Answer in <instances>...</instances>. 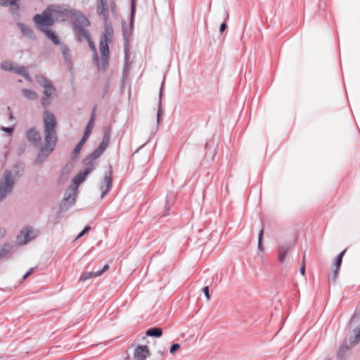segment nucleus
<instances>
[{"instance_id": "45", "label": "nucleus", "mask_w": 360, "mask_h": 360, "mask_svg": "<svg viewBox=\"0 0 360 360\" xmlns=\"http://www.w3.org/2000/svg\"><path fill=\"white\" fill-rule=\"evenodd\" d=\"M202 292H204L206 298H207V300H210V293H209V286H205L203 288H202Z\"/></svg>"}, {"instance_id": "40", "label": "nucleus", "mask_w": 360, "mask_h": 360, "mask_svg": "<svg viewBox=\"0 0 360 360\" xmlns=\"http://www.w3.org/2000/svg\"><path fill=\"white\" fill-rule=\"evenodd\" d=\"M339 270H340V269H338L337 267H335V269H333V275L331 276H330V278H329L330 281L335 282L336 278L338 276Z\"/></svg>"}, {"instance_id": "43", "label": "nucleus", "mask_w": 360, "mask_h": 360, "mask_svg": "<svg viewBox=\"0 0 360 360\" xmlns=\"http://www.w3.org/2000/svg\"><path fill=\"white\" fill-rule=\"evenodd\" d=\"M93 62L99 68V65H100V60H99V57H98V53L96 52V53H94L93 54Z\"/></svg>"}, {"instance_id": "50", "label": "nucleus", "mask_w": 360, "mask_h": 360, "mask_svg": "<svg viewBox=\"0 0 360 360\" xmlns=\"http://www.w3.org/2000/svg\"><path fill=\"white\" fill-rule=\"evenodd\" d=\"M227 27V25L225 22H223L221 24L219 27V32L221 33L223 32Z\"/></svg>"}, {"instance_id": "39", "label": "nucleus", "mask_w": 360, "mask_h": 360, "mask_svg": "<svg viewBox=\"0 0 360 360\" xmlns=\"http://www.w3.org/2000/svg\"><path fill=\"white\" fill-rule=\"evenodd\" d=\"M84 41H87L89 46L93 53L97 52L94 43L91 39V36L89 37V39H84Z\"/></svg>"}, {"instance_id": "44", "label": "nucleus", "mask_w": 360, "mask_h": 360, "mask_svg": "<svg viewBox=\"0 0 360 360\" xmlns=\"http://www.w3.org/2000/svg\"><path fill=\"white\" fill-rule=\"evenodd\" d=\"M109 269V265L108 264H105L104 265V266L103 267V269L100 271H96V274H97V276H101L105 271H106L108 269Z\"/></svg>"}, {"instance_id": "56", "label": "nucleus", "mask_w": 360, "mask_h": 360, "mask_svg": "<svg viewBox=\"0 0 360 360\" xmlns=\"http://www.w3.org/2000/svg\"><path fill=\"white\" fill-rule=\"evenodd\" d=\"M1 236V231L0 230V236Z\"/></svg>"}, {"instance_id": "13", "label": "nucleus", "mask_w": 360, "mask_h": 360, "mask_svg": "<svg viewBox=\"0 0 360 360\" xmlns=\"http://www.w3.org/2000/svg\"><path fill=\"white\" fill-rule=\"evenodd\" d=\"M150 355L148 347L146 345L138 346L134 352V360H146Z\"/></svg>"}, {"instance_id": "8", "label": "nucleus", "mask_w": 360, "mask_h": 360, "mask_svg": "<svg viewBox=\"0 0 360 360\" xmlns=\"http://www.w3.org/2000/svg\"><path fill=\"white\" fill-rule=\"evenodd\" d=\"M112 167H110L108 172L105 173L103 179L100 184V190L102 191L101 198H103L112 188Z\"/></svg>"}, {"instance_id": "41", "label": "nucleus", "mask_w": 360, "mask_h": 360, "mask_svg": "<svg viewBox=\"0 0 360 360\" xmlns=\"http://www.w3.org/2000/svg\"><path fill=\"white\" fill-rule=\"evenodd\" d=\"M91 230V226H86L84 229L79 233V235L77 236V238H82V236H84L85 234L88 233L89 231Z\"/></svg>"}, {"instance_id": "52", "label": "nucleus", "mask_w": 360, "mask_h": 360, "mask_svg": "<svg viewBox=\"0 0 360 360\" xmlns=\"http://www.w3.org/2000/svg\"><path fill=\"white\" fill-rule=\"evenodd\" d=\"M22 172H23V169H22L21 170L16 172L15 175H17L18 176H22Z\"/></svg>"}, {"instance_id": "1", "label": "nucleus", "mask_w": 360, "mask_h": 360, "mask_svg": "<svg viewBox=\"0 0 360 360\" xmlns=\"http://www.w3.org/2000/svg\"><path fill=\"white\" fill-rule=\"evenodd\" d=\"M43 122L44 129V141L46 143L56 146L58 141L57 136V120L55 115L49 110H46L43 115Z\"/></svg>"}, {"instance_id": "28", "label": "nucleus", "mask_w": 360, "mask_h": 360, "mask_svg": "<svg viewBox=\"0 0 360 360\" xmlns=\"http://www.w3.org/2000/svg\"><path fill=\"white\" fill-rule=\"evenodd\" d=\"M22 93L26 98L31 100V101H34L38 97L37 93L34 91L31 90V89H23L22 90Z\"/></svg>"}, {"instance_id": "29", "label": "nucleus", "mask_w": 360, "mask_h": 360, "mask_svg": "<svg viewBox=\"0 0 360 360\" xmlns=\"http://www.w3.org/2000/svg\"><path fill=\"white\" fill-rule=\"evenodd\" d=\"M110 139V133L108 131H105L102 141L100 143L98 147L101 148L103 150H105V149L107 148V147L109 144Z\"/></svg>"}, {"instance_id": "21", "label": "nucleus", "mask_w": 360, "mask_h": 360, "mask_svg": "<svg viewBox=\"0 0 360 360\" xmlns=\"http://www.w3.org/2000/svg\"><path fill=\"white\" fill-rule=\"evenodd\" d=\"M290 249L289 245H282L279 247L278 252V260L280 262L283 263L285 260L287 253Z\"/></svg>"}, {"instance_id": "9", "label": "nucleus", "mask_w": 360, "mask_h": 360, "mask_svg": "<svg viewBox=\"0 0 360 360\" xmlns=\"http://www.w3.org/2000/svg\"><path fill=\"white\" fill-rule=\"evenodd\" d=\"M56 146L53 144H49L46 142L44 145L41 147L39 153L34 160L35 165H39L42 163L45 159L51 154V153L54 150Z\"/></svg>"}, {"instance_id": "25", "label": "nucleus", "mask_w": 360, "mask_h": 360, "mask_svg": "<svg viewBox=\"0 0 360 360\" xmlns=\"http://www.w3.org/2000/svg\"><path fill=\"white\" fill-rule=\"evenodd\" d=\"M13 243H6L0 248V259L9 254L14 248Z\"/></svg>"}, {"instance_id": "49", "label": "nucleus", "mask_w": 360, "mask_h": 360, "mask_svg": "<svg viewBox=\"0 0 360 360\" xmlns=\"http://www.w3.org/2000/svg\"><path fill=\"white\" fill-rule=\"evenodd\" d=\"M110 10L112 11V13H114L115 11V7H116V4H115V2L112 1L110 2Z\"/></svg>"}, {"instance_id": "19", "label": "nucleus", "mask_w": 360, "mask_h": 360, "mask_svg": "<svg viewBox=\"0 0 360 360\" xmlns=\"http://www.w3.org/2000/svg\"><path fill=\"white\" fill-rule=\"evenodd\" d=\"M83 164L86 167L85 170H89L91 173L96 167V160L93 158L90 155L83 160Z\"/></svg>"}, {"instance_id": "53", "label": "nucleus", "mask_w": 360, "mask_h": 360, "mask_svg": "<svg viewBox=\"0 0 360 360\" xmlns=\"http://www.w3.org/2000/svg\"><path fill=\"white\" fill-rule=\"evenodd\" d=\"M227 18H229V13L227 11H225L224 13V20H226Z\"/></svg>"}, {"instance_id": "38", "label": "nucleus", "mask_w": 360, "mask_h": 360, "mask_svg": "<svg viewBox=\"0 0 360 360\" xmlns=\"http://www.w3.org/2000/svg\"><path fill=\"white\" fill-rule=\"evenodd\" d=\"M360 321V313L355 314L350 321L351 326L356 324Z\"/></svg>"}, {"instance_id": "51", "label": "nucleus", "mask_w": 360, "mask_h": 360, "mask_svg": "<svg viewBox=\"0 0 360 360\" xmlns=\"http://www.w3.org/2000/svg\"><path fill=\"white\" fill-rule=\"evenodd\" d=\"M34 271V268H30L29 271L23 276V279L27 278Z\"/></svg>"}, {"instance_id": "15", "label": "nucleus", "mask_w": 360, "mask_h": 360, "mask_svg": "<svg viewBox=\"0 0 360 360\" xmlns=\"http://www.w3.org/2000/svg\"><path fill=\"white\" fill-rule=\"evenodd\" d=\"M17 26L24 37L32 41L36 40L35 34L30 27L22 22H18Z\"/></svg>"}, {"instance_id": "3", "label": "nucleus", "mask_w": 360, "mask_h": 360, "mask_svg": "<svg viewBox=\"0 0 360 360\" xmlns=\"http://www.w3.org/2000/svg\"><path fill=\"white\" fill-rule=\"evenodd\" d=\"M36 81L44 89L43 92L44 96L41 99V103L44 108H46L51 103V98L57 96L56 89L52 82L43 75H37Z\"/></svg>"}, {"instance_id": "18", "label": "nucleus", "mask_w": 360, "mask_h": 360, "mask_svg": "<svg viewBox=\"0 0 360 360\" xmlns=\"http://www.w3.org/2000/svg\"><path fill=\"white\" fill-rule=\"evenodd\" d=\"M95 117H96V115H95V109H94L91 115V117L87 123L84 133L82 136V138L84 139L85 140H87V139L89 138V135L91 134V132L93 129V127L94 125Z\"/></svg>"}, {"instance_id": "2", "label": "nucleus", "mask_w": 360, "mask_h": 360, "mask_svg": "<svg viewBox=\"0 0 360 360\" xmlns=\"http://www.w3.org/2000/svg\"><path fill=\"white\" fill-rule=\"evenodd\" d=\"M71 23L75 36L79 42L89 39V37L91 36L89 31L91 22L84 15L78 13L75 19L72 20Z\"/></svg>"}, {"instance_id": "48", "label": "nucleus", "mask_w": 360, "mask_h": 360, "mask_svg": "<svg viewBox=\"0 0 360 360\" xmlns=\"http://www.w3.org/2000/svg\"><path fill=\"white\" fill-rule=\"evenodd\" d=\"M304 258H305V255H304V257H303L302 265V266L300 267V273L302 275H304V274H305Z\"/></svg>"}, {"instance_id": "27", "label": "nucleus", "mask_w": 360, "mask_h": 360, "mask_svg": "<svg viewBox=\"0 0 360 360\" xmlns=\"http://www.w3.org/2000/svg\"><path fill=\"white\" fill-rule=\"evenodd\" d=\"M86 140L82 138V139L79 141V143L75 147V148L72 150V154H71V158L72 160L75 159L77 157L78 154L79 153V152H80L82 146H84V143L86 142Z\"/></svg>"}, {"instance_id": "6", "label": "nucleus", "mask_w": 360, "mask_h": 360, "mask_svg": "<svg viewBox=\"0 0 360 360\" xmlns=\"http://www.w3.org/2000/svg\"><path fill=\"white\" fill-rule=\"evenodd\" d=\"M136 12V0H131V14H130V29L128 32L126 25L123 26V37L124 40V53H125V63L128 60V46L129 38L131 34L132 27L134 22V16Z\"/></svg>"}, {"instance_id": "10", "label": "nucleus", "mask_w": 360, "mask_h": 360, "mask_svg": "<svg viewBox=\"0 0 360 360\" xmlns=\"http://www.w3.org/2000/svg\"><path fill=\"white\" fill-rule=\"evenodd\" d=\"M100 49L101 53V65L103 70H105L108 65L109 46L106 39H101Z\"/></svg>"}, {"instance_id": "54", "label": "nucleus", "mask_w": 360, "mask_h": 360, "mask_svg": "<svg viewBox=\"0 0 360 360\" xmlns=\"http://www.w3.org/2000/svg\"><path fill=\"white\" fill-rule=\"evenodd\" d=\"M207 147H208V143L207 142V143H205V148L207 149Z\"/></svg>"}, {"instance_id": "37", "label": "nucleus", "mask_w": 360, "mask_h": 360, "mask_svg": "<svg viewBox=\"0 0 360 360\" xmlns=\"http://www.w3.org/2000/svg\"><path fill=\"white\" fill-rule=\"evenodd\" d=\"M263 234H264L263 229H261L259 233V236H258V249L260 251L263 250V247H262V243Z\"/></svg>"}, {"instance_id": "12", "label": "nucleus", "mask_w": 360, "mask_h": 360, "mask_svg": "<svg viewBox=\"0 0 360 360\" xmlns=\"http://www.w3.org/2000/svg\"><path fill=\"white\" fill-rule=\"evenodd\" d=\"M27 139L35 147H39L41 144V135L35 128L27 130Z\"/></svg>"}, {"instance_id": "42", "label": "nucleus", "mask_w": 360, "mask_h": 360, "mask_svg": "<svg viewBox=\"0 0 360 360\" xmlns=\"http://www.w3.org/2000/svg\"><path fill=\"white\" fill-rule=\"evenodd\" d=\"M180 348V345L177 343L172 345L169 349L170 354H174Z\"/></svg>"}, {"instance_id": "17", "label": "nucleus", "mask_w": 360, "mask_h": 360, "mask_svg": "<svg viewBox=\"0 0 360 360\" xmlns=\"http://www.w3.org/2000/svg\"><path fill=\"white\" fill-rule=\"evenodd\" d=\"M41 32L46 34V37L50 39L53 44L59 45L60 44V41L58 35L53 32L51 30L47 29H41Z\"/></svg>"}, {"instance_id": "16", "label": "nucleus", "mask_w": 360, "mask_h": 360, "mask_svg": "<svg viewBox=\"0 0 360 360\" xmlns=\"http://www.w3.org/2000/svg\"><path fill=\"white\" fill-rule=\"evenodd\" d=\"M89 170H82L79 172L72 179V184L74 185V188H77L79 186L85 181L86 176L89 174Z\"/></svg>"}, {"instance_id": "14", "label": "nucleus", "mask_w": 360, "mask_h": 360, "mask_svg": "<svg viewBox=\"0 0 360 360\" xmlns=\"http://www.w3.org/2000/svg\"><path fill=\"white\" fill-rule=\"evenodd\" d=\"M97 14L103 17L104 22L108 21V8L106 0H97Z\"/></svg>"}, {"instance_id": "34", "label": "nucleus", "mask_w": 360, "mask_h": 360, "mask_svg": "<svg viewBox=\"0 0 360 360\" xmlns=\"http://www.w3.org/2000/svg\"><path fill=\"white\" fill-rule=\"evenodd\" d=\"M346 252V250H342L335 258V266L338 269L340 268L342 262V257Z\"/></svg>"}, {"instance_id": "24", "label": "nucleus", "mask_w": 360, "mask_h": 360, "mask_svg": "<svg viewBox=\"0 0 360 360\" xmlns=\"http://www.w3.org/2000/svg\"><path fill=\"white\" fill-rule=\"evenodd\" d=\"M105 23V30H104V32L101 36V39H106V41H109L110 38L112 37V27L108 25V21L106 22H104Z\"/></svg>"}, {"instance_id": "4", "label": "nucleus", "mask_w": 360, "mask_h": 360, "mask_svg": "<svg viewBox=\"0 0 360 360\" xmlns=\"http://www.w3.org/2000/svg\"><path fill=\"white\" fill-rule=\"evenodd\" d=\"M53 6H49L41 14H37L33 18L36 27L41 32V29H47L48 27L53 25L54 19Z\"/></svg>"}, {"instance_id": "22", "label": "nucleus", "mask_w": 360, "mask_h": 360, "mask_svg": "<svg viewBox=\"0 0 360 360\" xmlns=\"http://www.w3.org/2000/svg\"><path fill=\"white\" fill-rule=\"evenodd\" d=\"M13 72H14L18 75H20L27 81L30 82L32 80L31 77L30 76V74L27 71L26 68L25 66L21 65V66L14 67V70H13Z\"/></svg>"}, {"instance_id": "47", "label": "nucleus", "mask_w": 360, "mask_h": 360, "mask_svg": "<svg viewBox=\"0 0 360 360\" xmlns=\"http://www.w3.org/2000/svg\"><path fill=\"white\" fill-rule=\"evenodd\" d=\"M1 130L5 132H7L8 134H11L13 131V128L12 127H1Z\"/></svg>"}, {"instance_id": "30", "label": "nucleus", "mask_w": 360, "mask_h": 360, "mask_svg": "<svg viewBox=\"0 0 360 360\" xmlns=\"http://www.w3.org/2000/svg\"><path fill=\"white\" fill-rule=\"evenodd\" d=\"M98 277L97 276L96 271H86L82 274L80 276V278L79 279V282H84L89 279H91L92 278Z\"/></svg>"}, {"instance_id": "5", "label": "nucleus", "mask_w": 360, "mask_h": 360, "mask_svg": "<svg viewBox=\"0 0 360 360\" xmlns=\"http://www.w3.org/2000/svg\"><path fill=\"white\" fill-rule=\"evenodd\" d=\"M15 178L10 170H6L0 180V201L11 193L15 184Z\"/></svg>"}, {"instance_id": "31", "label": "nucleus", "mask_w": 360, "mask_h": 360, "mask_svg": "<svg viewBox=\"0 0 360 360\" xmlns=\"http://www.w3.org/2000/svg\"><path fill=\"white\" fill-rule=\"evenodd\" d=\"M174 202V195L171 194L168 196H167L166 201H165V212L162 214L163 216L167 215V212L169 210V206L172 205Z\"/></svg>"}, {"instance_id": "23", "label": "nucleus", "mask_w": 360, "mask_h": 360, "mask_svg": "<svg viewBox=\"0 0 360 360\" xmlns=\"http://www.w3.org/2000/svg\"><path fill=\"white\" fill-rule=\"evenodd\" d=\"M146 335L148 337L160 338L162 335V330L158 327H153L148 329Z\"/></svg>"}, {"instance_id": "35", "label": "nucleus", "mask_w": 360, "mask_h": 360, "mask_svg": "<svg viewBox=\"0 0 360 360\" xmlns=\"http://www.w3.org/2000/svg\"><path fill=\"white\" fill-rule=\"evenodd\" d=\"M349 350V347L347 345L341 347L338 352V358L339 359L344 358L345 353H347Z\"/></svg>"}, {"instance_id": "20", "label": "nucleus", "mask_w": 360, "mask_h": 360, "mask_svg": "<svg viewBox=\"0 0 360 360\" xmlns=\"http://www.w3.org/2000/svg\"><path fill=\"white\" fill-rule=\"evenodd\" d=\"M60 51L63 56V58L65 59V63L68 65H71V53L70 49L68 47L67 45L64 44H61L60 46Z\"/></svg>"}, {"instance_id": "26", "label": "nucleus", "mask_w": 360, "mask_h": 360, "mask_svg": "<svg viewBox=\"0 0 360 360\" xmlns=\"http://www.w3.org/2000/svg\"><path fill=\"white\" fill-rule=\"evenodd\" d=\"M162 86L161 87L159 93V100H158V113H157V122L159 123L160 121L161 116L162 115Z\"/></svg>"}, {"instance_id": "32", "label": "nucleus", "mask_w": 360, "mask_h": 360, "mask_svg": "<svg viewBox=\"0 0 360 360\" xmlns=\"http://www.w3.org/2000/svg\"><path fill=\"white\" fill-rule=\"evenodd\" d=\"M0 67L2 70L5 71H11L13 72L14 70V67L13 66V63L9 60H4L1 62Z\"/></svg>"}, {"instance_id": "33", "label": "nucleus", "mask_w": 360, "mask_h": 360, "mask_svg": "<svg viewBox=\"0 0 360 360\" xmlns=\"http://www.w3.org/2000/svg\"><path fill=\"white\" fill-rule=\"evenodd\" d=\"M33 233L32 230H30L27 229L25 231H22L21 233L24 236V241L23 243L25 244L28 241L33 239V236H31V234Z\"/></svg>"}, {"instance_id": "11", "label": "nucleus", "mask_w": 360, "mask_h": 360, "mask_svg": "<svg viewBox=\"0 0 360 360\" xmlns=\"http://www.w3.org/2000/svg\"><path fill=\"white\" fill-rule=\"evenodd\" d=\"M53 12L60 14L62 18L60 20H65V17H70L72 19H75L78 13H82L80 11H76L72 8H63L62 7H56L53 6Z\"/></svg>"}, {"instance_id": "7", "label": "nucleus", "mask_w": 360, "mask_h": 360, "mask_svg": "<svg viewBox=\"0 0 360 360\" xmlns=\"http://www.w3.org/2000/svg\"><path fill=\"white\" fill-rule=\"evenodd\" d=\"M77 188L70 187L65 192L64 197L61 201L60 208L62 210H67L75 202Z\"/></svg>"}, {"instance_id": "55", "label": "nucleus", "mask_w": 360, "mask_h": 360, "mask_svg": "<svg viewBox=\"0 0 360 360\" xmlns=\"http://www.w3.org/2000/svg\"><path fill=\"white\" fill-rule=\"evenodd\" d=\"M22 151H23V150H22H22H19V152H18V153L20 154V153H22Z\"/></svg>"}, {"instance_id": "46", "label": "nucleus", "mask_w": 360, "mask_h": 360, "mask_svg": "<svg viewBox=\"0 0 360 360\" xmlns=\"http://www.w3.org/2000/svg\"><path fill=\"white\" fill-rule=\"evenodd\" d=\"M0 5L3 6H10L11 7V0H0Z\"/></svg>"}, {"instance_id": "36", "label": "nucleus", "mask_w": 360, "mask_h": 360, "mask_svg": "<svg viewBox=\"0 0 360 360\" xmlns=\"http://www.w3.org/2000/svg\"><path fill=\"white\" fill-rule=\"evenodd\" d=\"M105 150H103L100 147H98L96 150H94L91 154L90 155L97 160L102 154L104 152Z\"/></svg>"}]
</instances>
